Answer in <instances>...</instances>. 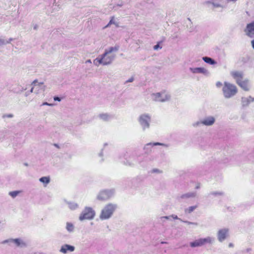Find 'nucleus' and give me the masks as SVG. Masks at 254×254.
<instances>
[{
  "mask_svg": "<svg viewBox=\"0 0 254 254\" xmlns=\"http://www.w3.org/2000/svg\"><path fill=\"white\" fill-rule=\"evenodd\" d=\"M119 49V46L111 47L105 50L104 53L100 55L103 61V65L110 64L116 58V54L114 52H117Z\"/></svg>",
  "mask_w": 254,
  "mask_h": 254,
  "instance_id": "nucleus-1",
  "label": "nucleus"
},
{
  "mask_svg": "<svg viewBox=\"0 0 254 254\" xmlns=\"http://www.w3.org/2000/svg\"><path fill=\"white\" fill-rule=\"evenodd\" d=\"M117 208V205L114 203H108L102 209L100 215L101 220L108 219L111 217Z\"/></svg>",
  "mask_w": 254,
  "mask_h": 254,
  "instance_id": "nucleus-2",
  "label": "nucleus"
},
{
  "mask_svg": "<svg viewBox=\"0 0 254 254\" xmlns=\"http://www.w3.org/2000/svg\"><path fill=\"white\" fill-rule=\"evenodd\" d=\"M223 93L226 98H230L237 93V87L231 83L225 82L223 87Z\"/></svg>",
  "mask_w": 254,
  "mask_h": 254,
  "instance_id": "nucleus-3",
  "label": "nucleus"
},
{
  "mask_svg": "<svg viewBox=\"0 0 254 254\" xmlns=\"http://www.w3.org/2000/svg\"><path fill=\"white\" fill-rule=\"evenodd\" d=\"M95 215V212L92 208L86 207L79 216V220L83 221L85 220H92Z\"/></svg>",
  "mask_w": 254,
  "mask_h": 254,
  "instance_id": "nucleus-4",
  "label": "nucleus"
},
{
  "mask_svg": "<svg viewBox=\"0 0 254 254\" xmlns=\"http://www.w3.org/2000/svg\"><path fill=\"white\" fill-rule=\"evenodd\" d=\"M31 85L32 87L30 90L31 93H34L38 94L44 91L45 90V87L43 85V83L41 82L37 83V80H34L32 82Z\"/></svg>",
  "mask_w": 254,
  "mask_h": 254,
  "instance_id": "nucleus-5",
  "label": "nucleus"
},
{
  "mask_svg": "<svg viewBox=\"0 0 254 254\" xmlns=\"http://www.w3.org/2000/svg\"><path fill=\"white\" fill-rule=\"evenodd\" d=\"M170 95L165 93H157L151 94V98L154 101L165 102L170 99Z\"/></svg>",
  "mask_w": 254,
  "mask_h": 254,
  "instance_id": "nucleus-6",
  "label": "nucleus"
},
{
  "mask_svg": "<svg viewBox=\"0 0 254 254\" xmlns=\"http://www.w3.org/2000/svg\"><path fill=\"white\" fill-rule=\"evenodd\" d=\"M114 192L113 190H105L100 192L97 196V199L100 200H105L113 196Z\"/></svg>",
  "mask_w": 254,
  "mask_h": 254,
  "instance_id": "nucleus-7",
  "label": "nucleus"
},
{
  "mask_svg": "<svg viewBox=\"0 0 254 254\" xmlns=\"http://www.w3.org/2000/svg\"><path fill=\"white\" fill-rule=\"evenodd\" d=\"M229 229L224 228L219 229L217 234L218 240L220 242L224 241L229 236Z\"/></svg>",
  "mask_w": 254,
  "mask_h": 254,
  "instance_id": "nucleus-8",
  "label": "nucleus"
},
{
  "mask_svg": "<svg viewBox=\"0 0 254 254\" xmlns=\"http://www.w3.org/2000/svg\"><path fill=\"white\" fill-rule=\"evenodd\" d=\"M139 121L143 129L144 130L149 127L150 117L146 114L142 115L139 117Z\"/></svg>",
  "mask_w": 254,
  "mask_h": 254,
  "instance_id": "nucleus-9",
  "label": "nucleus"
},
{
  "mask_svg": "<svg viewBox=\"0 0 254 254\" xmlns=\"http://www.w3.org/2000/svg\"><path fill=\"white\" fill-rule=\"evenodd\" d=\"M6 243H14L16 247L23 248L25 247L26 246V243L23 242L20 239H9L7 240H5L2 242L3 244H5Z\"/></svg>",
  "mask_w": 254,
  "mask_h": 254,
  "instance_id": "nucleus-10",
  "label": "nucleus"
},
{
  "mask_svg": "<svg viewBox=\"0 0 254 254\" xmlns=\"http://www.w3.org/2000/svg\"><path fill=\"white\" fill-rule=\"evenodd\" d=\"M245 32L248 36L251 38L254 37V21L247 24Z\"/></svg>",
  "mask_w": 254,
  "mask_h": 254,
  "instance_id": "nucleus-11",
  "label": "nucleus"
},
{
  "mask_svg": "<svg viewBox=\"0 0 254 254\" xmlns=\"http://www.w3.org/2000/svg\"><path fill=\"white\" fill-rule=\"evenodd\" d=\"M215 122V119L213 116H208L201 121V124L206 126H212Z\"/></svg>",
  "mask_w": 254,
  "mask_h": 254,
  "instance_id": "nucleus-12",
  "label": "nucleus"
},
{
  "mask_svg": "<svg viewBox=\"0 0 254 254\" xmlns=\"http://www.w3.org/2000/svg\"><path fill=\"white\" fill-rule=\"evenodd\" d=\"M74 250L75 247L74 246L65 244L61 247L60 252L63 254H65L68 252H72Z\"/></svg>",
  "mask_w": 254,
  "mask_h": 254,
  "instance_id": "nucleus-13",
  "label": "nucleus"
},
{
  "mask_svg": "<svg viewBox=\"0 0 254 254\" xmlns=\"http://www.w3.org/2000/svg\"><path fill=\"white\" fill-rule=\"evenodd\" d=\"M231 74L235 79L237 83L243 79V73L241 71H233L231 72Z\"/></svg>",
  "mask_w": 254,
  "mask_h": 254,
  "instance_id": "nucleus-14",
  "label": "nucleus"
},
{
  "mask_svg": "<svg viewBox=\"0 0 254 254\" xmlns=\"http://www.w3.org/2000/svg\"><path fill=\"white\" fill-rule=\"evenodd\" d=\"M243 90L248 91L250 90L249 81L248 79H242L237 83Z\"/></svg>",
  "mask_w": 254,
  "mask_h": 254,
  "instance_id": "nucleus-15",
  "label": "nucleus"
},
{
  "mask_svg": "<svg viewBox=\"0 0 254 254\" xmlns=\"http://www.w3.org/2000/svg\"><path fill=\"white\" fill-rule=\"evenodd\" d=\"M190 70L193 73H203L204 74H207L208 73V71L207 69L203 67H195V68H190Z\"/></svg>",
  "mask_w": 254,
  "mask_h": 254,
  "instance_id": "nucleus-16",
  "label": "nucleus"
},
{
  "mask_svg": "<svg viewBox=\"0 0 254 254\" xmlns=\"http://www.w3.org/2000/svg\"><path fill=\"white\" fill-rule=\"evenodd\" d=\"M254 101V98L251 96H249L248 98L242 97V104L243 106H247L249 104L252 102Z\"/></svg>",
  "mask_w": 254,
  "mask_h": 254,
  "instance_id": "nucleus-17",
  "label": "nucleus"
},
{
  "mask_svg": "<svg viewBox=\"0 0 254 254\" xmlns=\"http://www.w3.org/2000/svg\"><path fill=\"white\" fill-rule=\"evenodd\" d=\"M196 196L195 192H190L181 195L180 198L181 199H187L190 197H194Z\"/></svg>",
  "mask_w": 254,
  "mask_h": 254,
  "instance_id": "nucleus-18",
  "label": "nucleus"
},
{
  "mask_svg": "<svg viewBox=\"0 0 254 254\" xmlns=\"http://www.w3.org/2000/svg\"><path fill=\"white\" fill-rule=\"evenodd\" d=\"M203 245L201 239H199L198 240H195L193 242H191L190 243V246L191 247H200Z\"/></svg>",
  "mask_w": 254,
  "mask_h": 254,
  "instance_id": "nucleus-19",
  "label": "nucleus"
},
{
  "mask_svg": "<svg viewBox=\"0 0 254 254\" xmlns=\"http://www.w3.org/2000/svg\"><path fill=\"white\" fill-rule=\"evenodd\" d=\"M201 239L203 245L206 243L212 244L213 243L214 241V239L210 237H207L205 238Z\"/></svg>",
  "mask_w": 254,
  "mask_h": 254,
  "instance_id": "nucleus-20",
  "label": "nucleus"
},
{
  "mask_svg": "<svg viewBox=\"0 0 254 254\" xmlns=\"http://www.w3.org/2000/svg\"><path fill=\"white\" fill-rule=\"evenodd\" d=\"M202 60L206 63L209 64H216V62L213 60L212 59L207 57H204L202 58Z\"/></svg>",
  "mask_w": 254,
  "mask_h": 254,
  "instance_id": "nucleus-21",
  "label": "nucleus"
},
{
  "mask_svg": "<svg viewBox=\"0 0 254 254\" xmlns=\"http://www.w3.org/2000/svg\"><path fill=\"white\" fill-rule=\"evenodd\" d=\"M111 24H114L117 27H119V23L117 22L114 18V17H112L108 24L105 27V28H107L110 26Z\"/></svg>",
  "mask_w": 254,
  "mask_h": 254,
  "instance_id": "nucleus-22",
  "label": "nucleus"
},
{
  "mask_svg": "<svg viewBox=\"0 0 254 254\" xmlns=\"http://www.w3.org/2000/svg\"><path fill=\"white\" fill-rule=\"evenodd\" d=\"M40 182L43 183L46 186L47 184L50 183V177H43L39 179Z\"/></svg>",
  "mask_w": 254,
  "mask_h": 254,
  "instance_id": "nucleus-23",
  "label": "nucleus"
},
{
  "mask_svg": "<svg viewBox=\"0 0 254 254\" xmlns=\"http://www.w3.org/2000/svg\"><path fill=\"white\" fill-rule=\"evenodd\" d=\"M66 229L68 232H73L74 230V226L71 223L67 222L66 224Z\"/></svg>",
  "mask_w": 254,
  "mask_h": 254,
  "instance_id": "nucleus-24",
  "label": "nucleus"
},
{
  "mask_svg": "<svg viewBox=\"0 0 254 254\" xmlns=\"http://www.w3.org/2000/svg\"><path fill=\"white\" fill-rule=\"evenodd\" d=\"M93 64L96 66H99V64L103 65V61L100 56H99L93 61Z\"/></svg>",
  "mask_w": 254,
  "mask_h": 254,
  "instance_id": "nucleus-25",
  "label": "nucleus"
},
{
  "mask_svg": "<svg viewBox=\"0 0 254 254\" xmlns=\"http://www.w3.org/2000/svg\"><path fill=\"white\" fill-rule=\"evenodd\" d=\"M99 117L103 121H107L110 119V116L107 114H102L99 115Z\"/></svg>",
  "mask_w": 254,
  "mask_h": 254,
  "instance_id": "nucleus-26",
  "label": "nucleus"
},
{
  "mask_svg": "<svg viewBox=\"0 0 254 254\" xmlns=\"http://www.w3.org/2000/svg\"><path fill=\"white\" fill-rule=\"evenodd\" d=\"M188 20L190 21V24H189H189L187 25V28L190 32H192L194 30L195 28L192 25V23L191 22L190 18H188Z\"/></svg>",
  "mask_w": 254,
  "mask_h": 254,
  "instance_id": "nucleus-27",
  "label": "nucleus"
},
{
  "mask_svg": "<svg viewBox=\"0 0 254 254\" xmlns=\"http://www.w3.org/2000/svg\"><path fill=\"white\" fill-rule=\"evenodd\" d=\"M68 207L71 210H74L78 207V204L74 202H68Z\"/></svg>",
  "mask_w": 254,
  "mask_h": 254,
  "instance_id": "nucleus-28",
  "label": "nucleus"
},
{
  "mask_svg": "<svg viewBox=\"0 0 254 254\" xmlns=\"http://www.w3.org/2000/svg\"><path fill=\"white\" fill-rule=\"evenodd\" d=\"M196 207L197 206H190L188 208L185 209V212L190 213L192 212Z\"/></svg>",
  "mask_w": 254,
  "mask_h": 254,
  "instance_id": "nucleus-29",
  "label": "nucleus"
},
{
  "mask_svg": "<svg viewBox=\"0 0 254 254\" xmlns=\"http://www.w3.org/2000/svg\"><path fill=\"white\" fill-rule=\"evenodd\" d=\"M20 193L19 191H10L9 192V194L13 198L15 197L19 193Z\"/></svg>",
  "mask_w": 254,
  "mask_h": 254,
  "instance_id": "nucleus-30",
  "label": "nucleus"
},
{
  "mask_svg": "<svg viewBox=\"0 0 254 254\" xmlns=\"http://www.w3.org/2000/svg\"><path fill=\"white\" fill-rule=\"evenodd\" d=\"M212 4L214 7H221L222 8H224V6L222 4H221L220 3H217V2H212Z\"/></svg>",
  "mask_w": 254,
  "mask_h": 254,
  "instance_id": "nucleus-31",
  "label": "nucleus"
},
{
  "mask_svg": "<svg viewBox=\"0 0 254 254\" xmlns=\"http://www.w3.org/2000/svg\"><path fill=\"white\" fill-rule=\"evenodd\" d=\"M153 145H161V146H165V147H168V145H167V144H164V143H159V142L154 143H153Z\"/></svg>",
  "mask_w": 254,
  "mask_h": 254,
  "instance_id": "nucleus-32",
  "label": "nucleus"
},
{
  "mask_svg": "<svg viewBox=\"0 0 254 254\" xmlns=\"http://www.w3.org/2000/svg\"><path fill=\"white\" fill-rule=\"evenodd\" d=\"M210 194L211 195H221L223 194V193L221 192H211L210 193Z\"/></svg>",
  "mask_w": 254,
  "mask_h": 254,
  "instance_id": "nucleus-33",
  "label": "nucleus"
},
{
  "mask_svg": "<svg viewBox=\"0 0 254 254\" xmlns=\"http://www.w3.org/2000/svg\"><path fill=\"white\" fill-rule=\"evenodd\" d=\"M200 124H202L201 121L200 122L198 121V122H197L194 123L193 124V126L194 127H197L199 126Z\"/></svg>",
  "mask_w": 254,
  "mask_h": 254,
  "instance_id": "nucleus-34",
  "label": "nucleus"
},
{
  "mask_svg": "<svg viewBox=\"0 0 254 254\" xmlns=\"http://www.w3.org/2000/svg\"><path fill=\"white\" fill-rule=\"evenodd\" d=\"M161 48H162V47H160L158 44H157L156 45H155L153 47V49L154 50H158V49H161Z\"/></svg>",
  "mask_w": 254,
  "mask_h": 254,
  "instance_id": "nucleus-35",
  "label": "nucleus"
},
{
  "mask_svg": "<svg viewBox=\"0 0 254 254\" xmlns=\"http://www.w3.org/2000/svg\"><path fill=\"white\" fill-rule=\"evenodd\" d=\"M171 217L173 218L174 219H179L181 221H183L182 220H181L180 218H179L178 216L176 215L173 214L171 215Z\"/></svg>",
  "mask_w": 254,
  "mask_h": 254,
  "instance_id": "nucleus-36",
  "label": "nucleus"
},
{
  "mask_svg": "<svg viewBox=\"0 0 254 254\" xmlns=\"http://www.w3.org/2000/svg\"><path fill=\"white\" fill-rule=\"evenodd\" d=\"M6 43H8V42H5V41L3 39H0V46L3 45Z\"/></svg>",
  "mask_w": 254,
  "mask_h": 254,
  "instance_id": "nucleus-37",
  "label": "nucleus"
},
{
  "mask_svg": "<svg viewBox=\"0 0 254 254\" xmlns=\"http://www.w3.org/2000/svg\"><path fill=\"white\" fill-rule=\"evenodd\" d=\"M152 172L160 173H161V171L157 169H154L152 170Z\"/></svg>",
  "mask_w": 254,
  "mask_h": 254,
  "instance_id": "nucleus-38",
  "label": "nucleus"
},
{
  "mask_svg": "<svg viewBox=\"0 0 254 254\" xmlns=\"http://www.w3.org/2000/svg\"><path fill=\"white\" fill-rule=\"evenodd\" d=\"M43 106L44 105H47V106H53V104H50V103H48L47 102H44L42 105Z\"/></svg>",
  "mask_w": 254,
  "mask_h": 254,
  "instance_id": "nucleus-39",
  "label": "nucleus"
},
{
  "mask_svg": "<svg viewBox=\"0 0 254 254\" xmlns=\"http://www.w3.org/2000/svg\"><path fill=\"white\" fill-rule=\"evenodd\" d=\"M134 80V78L133 77H131V78H130L128 80H127L126 81V83H127V82H131L133 81Z\"/></svg>",
  "mask_w": 254,
  "mask_h": 254,
  "instance_id": "nucleus-40",
  "label": "nucleus"
},
{
  "mask_svg": "<svg viewBox=\"0 0 254 254\" xmlns=\"http://www.w3.org/2000/svg\"><path fill=\"white\" fill-rule=\"evenodd\" d=\"M184 222L185 223L188 224H194V225H197V223H196L190 222H189V221H184Z\"/></svg>",
  "mask_w": 254,
  "mask_h": 254,
  "instance_id": "nucleus-41",
  "label": "nucleus"
},
{
  "mask_svg": "<svg viewBox=\"0 0 254 254\" xmlns=\"http://www.w3.org/2000/svg\"><path fill=\"white\" fill-rule=\"evenodd\" d=\"M171 217V215L170 216H163V217H161L160 218L161 219H169Z\"/></svg>",
  "mask_w": 254,
  "mask_h": 254,
  "instance_id": "nucleus-42",
  "label": "nucleus"
},
{
  "mask_svg": "<svg viewBox=\"0 0 254 254\" xmlns=\"http://www.w3.org/2000/svg\"><path fill=\"white\" fill-rule=\"evenodd\" d=\"M54 100L55 101H61V99L60 97H55L54 98Z\"/></svg>",
  "mask_w": 254,
  "mask_h": 254,
  "instance_id": "nucleus-43",
  "label": "nucleus"
},
{
  "mask_svg": "<svg viewBox=\"0 0 254 254\" xmlns=\"http://www.w3.org/2000/svg\"><path fill=\"white\" fill-rule=\"evenodd\" d=\"M7 117L8 118H11L13 117V115L12 114H9V115H5L3 116V117Z\"/></svg>",
  "mask_w": 254,
  "mask_h": 254,
  "instance_id": "nucleus-44",
  "label": "nucleus"
},
{
  "mask_svg": "<svg viewBox=\"0 0 254 254\" xmlns=\"http://www.w3.org/2000/svg\"><path fill=\"white\" fill-rule=\"evenodd\" d=\"M221 85H222V83L221 82H217L216 86L217 87H220Z\"/></svg>",
  "mask_w": 254,
  "mask_h": 254,
  "instance_id": "nucleus-45",
  "label": "nucleus"
},
{
  "mask_svg": "<svg viewBox=\"0 0 254 254\" xmlns=\"http://www.w3.org/2000/svg\"><path fill=\"white\" fill-rule=\"evenodd\" d=\"M252 251V249L251 248H247L246 250V253H249L250 252H251Z\"/></svg>",
  "mask_w": 254,
  "mask_h": 254,
  "instance_id": "nucleus-46",
  "label": "nucleus"
},
{
  "mask_svg": "<svg viewBox=\"0 0 254 254\" xmlns=\"http://www.w3.org/2000/svg\"><path fill=\"white\" fill-rule=\"evenodd\" d=\"M85 63H89V64H91V60H87V61L85 62Z\"/></svg>",
  "mask_w": 254,
  "mask_h": 254,
  "instance_id": "nucleus-47",
  "label": "nucleus"
},
{
  "mask_svg": "<svg viewBox=\"0 0 254 254\" xmlns=\"http://www.w3.org/2000/svg\"><path fill=\"white\" fill-rule=\"evenodd\" d=\"M253 48L254 49V39L251 42Z\"/></svg>",
  "mask_w": 254,
  "mask_h": 254,
  "instance_id": "nucleus-48",
  "label": "nucleus"
},
{
  "mask_svg": "<svg viewBox=\"0 0 254 254\" xmlns=\"http://www.w3.org/2000/svg\"><path fill=\"white\" fill-rule=\"evenodd\" d=\"M233 246H234V245H233L232 243H230V244H229V247L230 248H231V247H233Z\"/></svg>",
  "mask_w": 254,
  "mask_h": 254,
  "instance_id": "nucleus-49",
  "label": "nucleus"
},
{
  "mask_svg": "<svg viewBox=\"0 0 254 254\" xmlns=\"http://www.w3.org/2000/svg\"><path fill=\"white\" fill-rule=\"evenodd\" d=\"M30 93H31V92H30V91H29V92H26V93H25V96H27L28 95H29V94H30Z\"/></svg>",
  "mask_w": 254,
  "mask_h": 254,
  "instance_id": "nucleus-50",
  "label": "nucleus"
},
{
  "mask_svg": "<svg viewBox=\"0 0 254 254\" xmlns=\"http://www.w3.org/2000/svg\"><path fill=\"white\" fill-rule=\"evenodd\" d=\"M229 1H232V2H235L237 0H228Z\"/></svg>",
  "mask_w": 254,
  "mask_h": 254,
  "instance_id": "nucleus-51",
  "label": "nucleus"
},
{
  "mask_svg": "<svg viewBox=\"0 0 254 254\" xmlns=\"http://www.w3.org/2000/svg\"><path fill=\"white\" fill-rule=\"evenodd\" d=\"M26 89V88H22V89H21V92H22V91H23L24 90H25Z\"/></svg>",
  "mask_w": 254,
  "mask_h": 254,
  "instance_id": "nucleus-52",
  "label": "nucleus"
},
{
  "mask_svg": "<svg viewBox=\"0 0 254 254\" xmlns=\"http://www.w3.org/2000/svg\"><path fill=\"white\" fill-rule=\"evenodd\" d=\"M198 188H199V186H197L196 187V189H198Z\"/></svg>",
  "mask_w": 254,
  "mask_h": 254,
  "instance_id": "nucleus-53",
  "label": "nucleus"
},
{
  "mask_svg": "<svg viewBox=\"0 0 254 254\" xmlns=\"http://www.w3.org/2000/svg\"><path fill=\"white\" fill-rule=\"evenodd\" d=\"M166 243V242H162V244H165Z\"/></svg>",
  "mask_w": 254,
  "mask_h": 254,
  "instance_id": "nucleus-54",
  "label": "nucleus"
}]
</instances>
